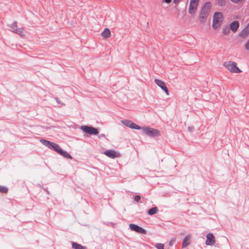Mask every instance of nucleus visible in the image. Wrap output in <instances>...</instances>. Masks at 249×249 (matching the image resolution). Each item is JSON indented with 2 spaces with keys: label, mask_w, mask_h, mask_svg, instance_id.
<instances>
[{
  "label": "nucleus",
  "mask_w": 249,
  "mask_h": 249,
  "mask_svg": "<svg viewBox=\"0 0 249 249\" xmlns=\"http://www.w3.org/2000/svg\"><path fill=\"white\" fill-rule=\"evenodd\" d=\"M211 5V3L209 1L205 2L203 5L200 13V16L199 18L201 23H203L206 21L210 13Z\"/></svg>",
  "instance_id": "f257e3e1"
},
{
  "label": "nucleus",
  "mask_w": 249,
  "mask_h": 249,
  "mask_svg": "<svg viewBox=\"0 0 249 249\" xmlns=\"http://www.w3.org/2000/svg\"><path fill=\"white\" fill-rule=\"evenodd\" d=\"M223 65L231 72L238 73L242 72V71L237 66L236 63L234 62L231 61L225 62Z\"/></svg>",
  "instance_id": "f03ea898"
},
{
  "label": "nucleus",
  "mask_w": 249,
  "mask_h": 249,
  "mask_svg": "<svg viewBox=\"0 0 249 249\" xmlns=\"http://www.w3.org/2000/svg\"><path fill=\"white\" fill-rule=\"evenodd\" d=\"M223 18V15L221 12H215L213 16L212 27L214 29H216L220 27L219 23Z\"/></svg>",
  "instance_id": "7ed1b4c3"
},
{
  "label": "nucleus",
  "mask_w": 249,
  "mask_h": 249,
  "mask_svg": "<svg viewBox=\"0 0 249 249\" xmlns=\"http://www.w3.org/2000/svg\"><path fill=\"white\" fill-rule=\"evenodd\" d=\"M142 132L147 136L150 137H157L160 135V132L158 129L149 127H142Z\"/></svg>",
  "instance_id": "20e7f679"
},
{
  "label": "nucleus",
  "mask_w": 249,
  "mask_h": 249,
  "mask_svg": "<svg viewBox=\"0 0 249 249\" xmlns=\"http://www.w3.org/2000/svg\"><path fill=\"white\" fill-rule=\"evenodd\" d=\"M80 129L84 132L89 135H96L99 133V131L97 128L91 126L82 125L80 127Z\"/></svg>",
  "instance_id": "39448f33"
},
{
  "label": "nucleus",
  "mask_w": 249,
  "mask_h": 249,
  "mask_svg": "<svg viewBox=\"0 0 249 249\" xmlns=\"http://www.w3.org/2000/svg\"><path fill=\"white\" fill-rule=\"evenodd\" d=\"M11 28V31L13 33L18 34L20 36H22L23 34V28H18L17 27V22L14 21L11 24H8L7 25Z\"/></svg>",
  "instance_id": "423d86ee"
},
{
  "label": "nucleus",
  "mask_w": 249,
  "mask_h": 249,
  "mask_svg": "<svg viewBox=\"0 0 249 249\" xmlns=\"http://www.w3.org/2000/svg\"><path fill=\"white\" fill-rule=\"evenodd\" d=\"M129 227L131 230L135 231L138 233L142 234H145L146 233V231L144 229H143L136 224H130Z\"/></svg>",
  "instance_id": "0eeeda50"
},
{
  "label": "nucleus",
  "mask_w": 249,
  "mask_h": 249,
  "mask_svg": "<svg viewBox=\"0 0 249 249\" xmlns=\"http://www.w3.org/2000/svg\"><path fill=\"white\" fill-rule=\"evenodd\" d=\"M215 243V238L213 233H209L206 235V240L205 244L206 245L213 246Z\"/></svg>",
  "instance_id": "6e6552de"
},
{
  "label": "nucleus",
  "mask_w": 249,
  "mask_h": 249,
  "mask_svg": "<svg viewBox=\"0 0 249 249\" xmlns=\"http://www.w3.org/2000/svg\"><path fill=\"white\" fill-rule=\"evenodd\" d=\"M154 81L155 83L159 87H160L163 91H165L167 95H169L168 89L166 87L165 83L164 82L158 79H155Z\"/></svg>",
  "instance_id": "1a4fd4ad"
},
{
  "label": "nucleus",
  "mask_w": 249,
  "mask_h": 249,
  "mask_svg": "<svg viewBox=\"0 0 249 249\" xmlns=\"http://www.w3.org/2000/svg\"><path fill=\"white\" fill-rule=\"evenodd\" d=\"M104 154L111 159H114L119 156V154L114 150H107L104 152Z\"/></svg>",
  "instance_id": "9d476101"
},
{
  "label": "nucleus",
  "mask_w": 249,
  "mask_h": 249,
  "mask_svg": "<svg viewBox=\"0 0 249 249\" xmlns=\"http://www.w3.org/2000/svg\"><path fill=\"white\" fill-rule=\"evenodd\" d=\"M249 34V23L239 33V36L242 38H245Z\"/></svg>",
  "instance_id": "9b49d317"
},
{
  "label": "nucleus",
  "mask_w": 249,
  "mask_h": 249,
  "mask_svg": "<svg viewBox=\"0 0 249 249\" xmlns=\"http://www.w3.org/2000/svg\"><path fill=\"white\" fill-rule=\"evenodd\" d=\"M239 27V22L237 20L232 21L230 25V28L233 33L237 31Z\"/></svg>",
  "instance_id": "f8f14e48"
},
{
  "label": "nucleus",
  "mask_w": 249,
  "mask_h": 249,
  "mask_svg": "<svg viewBox=\"0 0 249 249\" xmlns=\"http://www.w3.org/2000/svg\"><path fill=\"white\" fill-rule=\"evenodd\" d=\"M58 154L64 157V158H68L69 159H72V156L69 154L66 151L61 149L60 147L57 152Z\"/></svg>",
  "instance_id": "ddd939ff"
},
{
  "label": "nucleus",
  "mask_w": 249,
  "mask_h": 249,
  "mask_svg": "<svg viewBox=\"0 0 249 249\" xmlns=\"http://www.w3.org/2000/svg\"><path fill=\"white\" fill-rule=\"evenodd\" d=\"M197 5L190 3L189 7V13L190 14H194L197 9Z\"/></svg>",
  "instance_id": "4468645a"
},
{
  "label": "nucleus",
  "mask_w": 249,
  "mask_h": 249,
  "mask_svg": "<svg viewBox=\"0 0 249 249\" xmlns=\"http://www.w3.org/2000/svg\"><path fill=\"white\" fill-rule=\"evenodd\" d=\"M190 238L189 235H187L185 236V237L183 239V242L182 244V246L183 248H185L187 246H189L190 245V242L189 241V239Z\"/></svg>",
  "instance_id": "2eb2a0df"
},
{
  "label": "nucleus",
  "mask_w": 249,
  "mask_h": 249,
  "mask_svg": "<svg viewBox=\"0 0 249 249\" xmlns=\"http://www.w3.org/2000/svg\"><path fill=\"white\" fill-rule=\"evenodd\" d=\"M158 209L157 208V207H152V208L148 210V211H147V213L149 215H152L154 214L157 213H158Z\"/></svg>",
  "instance_id": "dca6fc26"
},
{
  "label": "nucleus",
  "mask_w": 249,
  "mask_h": 249,
  "mask_svg": "<svg viewBox=\"0 0 249 249\" xmlns=\"http://www.w3.org/2000/svg\"><path fill=\"white\" fill-rule=\"evenodd\" d=\"M102 35L105 38L109 37L110 35V31L108 28H105L104 31L102 33Z\"/></svg>",
  "instance_id": "f3484780"
},
{
  "label": "nucleus",
  "mask_w": 249,
  "mask_h": 249,
  "mask_svg": "<svg viewBox=\"0 0 249 249\" xmlns=\"http://www.w3.org/2000/svg\"><path fill=\"white\" fill-rule=\"evenodd\" d=\"M72 248L74 249H85L86 247L83 246L81 245L76 243L73 242L72 243Z\"/></svg>",
  "instance_id": "a211bd4d"
},
{
  "label": "nucleus",
  "mask_w": 249,
  "mask_h": 249,
  "mask_svg": "<svg viewBox=\"0 0 249 249\" xmlns=\"http://www.w3.org/2000/svg\"><path fill=\"white\" fill-rule=\"evenodd\" d=\"M229 0H216V4L219 6H225Z\"/></svg>",
  "instance_id": "6ab92c4d"
},
{
  "label": "nucleus",
  "mask_w": 249,
  "mask_h": 249,
  "mask_svg": "<svg viewBox=\"0 0 249 249\" xmlns=\"http://www.w3.org/2000/svg\"><path fill=\"white\" fill-rule=\"evenodd\" d=\"M121 122L124 125H125L126 126L130 127L132 121L129 120H122Z\"/></svg>",
  "instance_id": "aec40b11"
},
{
  "label": "nucleus",
  "mask_w": 249,
  "mask_h": 249,
  "mask_svg": "<svg viewBox=\"0 0 249 249\" xmlns=\"http://www.w3.org/2000/svg\"><path fill=\"white\" fill-rule=\"evenodd\" d=\"M130 128L132 129H135L137 130H140L141 129H142V127H141L139 125L132 122L131 123V124H130Z\"/></svg>",
  "instance_id": "412c9836"
},
{
  "label": "nucleus",
  "mask_w": 249,
  "mask_h": 249,
  "mask_svg": "<svg viewBox=\"0 0 249 249\" xmlns=\"http://www.w3.org/2000/svg\"><path fill=\"white\" fill-rule=\"evenodd\" d=\"M40 142L43 144L44 145L48 147V145L50 144V141L45 139H41L40 140Z\"/></svg>",
  "instance_id": "4be33fe9"
},
{
  "label": "nucleus",
  "mask_w": 249,
  "mask_h": 249,
  "mask_svg": "<svg viewBox=\"0 0 249 249\" xmlns=\"http://www.w3.org/2000/svg\"><path fill=\"white\" fill-rule=\"evenodd\" d=\"M230 28L228 26H226L223 29V33L224 35H228L230 32Z\"/></svg>",
  "instance_id": "5701e85b"
},
{
  "label": "nucleus",
  "mask_w": 249,
  "mask_h": 249,
  "mask_svg": "<svg viewBox=\"0 0 249 249\" xmlns=\"http://www.w3.org/2000/svg\"><path fill=\"white\" fill-rule=\"evenodd\" d=\"M59 148H60V146L58 144L53 142V146H52L51 149H52L57 152L58 151V150L59 149Z\"/></svg>",
  "instance_id": "b1692460"
},
{
  "label": "nucleus",
  "mask_w": 249,
  "mask_h": 249,
  "mask_svg": "<svg viewBox=\"0 0 249 249\" xmlns=\"http://www.w3.org/2000/svg\"><path fill=\"white\" fill-rule=\"evenodd\" d=\"M8 192V188L6 187L0 186V193H6Z\"/></svg>",
  "instance_id": "393cba45"
},
{
  "label": "nucleus",
  "mask_w": 249,
  "mask_h": 249,
  "mask_svg": "<svg viewBox=\"0 0 249 249\" xmlns=\"http://www.w3.org/2000/svg\"><path fill=\"white\" fill-rule=\"evenodd\" d=\"M164 244L162 243H157L155 245V247L157 249H164Z\"/></svg>",
  "instance_id": "a878e982"
},
{
  "label": "nucleus",
  "mask_w": 249,
  "mask_h": 249,
  "mask_svg": "<svg viewBox=\"0 0 249 249\" xmlns=\"http://www.w3.org/2000/svg\"><path fill=\"white\" fill-rule=\"evenodd\" d=\"M176 241L175 238L171 239L169 242V246L172 247Z\"/></svg>",
  "instance_id": "bb28decb"
},
{
  "label": "nucleus",
  "mask_w": 249,
  "mask_h": 249,
  "mask_svg": "<svg viewBox=\"0 0 249 249\" xmlns=\"http://www.w3.org/2000/svg\"><path fill=\"white\" fill-rule=\"evenodd\" d=\"M199 1V0H190V3H192L193 4H196L198 5Z\"/></svg>",
  "instance_id": "cd10ccee"
},
{
  "label": "nucleus",
  "mask_w": 249,
  "mask_h": 249,
  "mask_svg": "<svg viewBox=\"0 0 249 249\" xmlns=\"http://www.w3.org/2000/svg\"><path fill=\"white\" fill-rule=\"evenodd\" d=\"M141 199V196L139 195H137L134 197V200L136 202H138Z\"/></svg>",
  "instance_id": "c85d7f7f"
},
{
  "label": "nucleus",
  "mask_w": 249,
  "mask_h": 249,
  "mask_svg": "<svg viewBox=\"0 0 249 249\" xmlns=\"http://www.w3.org/2000/svg\"><path fill=\"white\" fill-rule=\"evenodd\" d=\"M245 48H246V50H249V40H248V41L246 43V44L245 45Z\"/></svg>",
  "instance_id": "c756f323"
},
{
  "label": "nucleus",
  "mask_w": 249,
  "mask_h": 249,
  "mask_svg": "<svg viewBox=\"0 0 249 249\" xmlns=\"http://www.w3.org/2000/svg\"><path fill=\"white\" fill-rule=\"evenodd\" d=\"M232 2L235 3H238L240 1H242V0H231Z\"/></svg>",
  "instance_id": "7c9ffc66"
},
{
  "label": "nucleus",
  "mask_w": 249,
  "mask_h": 249,
  "mask_svg": "<svg viewBox=\"0 0 249 249\" xmlns=\"http://www.w3.org/2000/svg\"><path fill=\"white\" fill-rule=\"evenodd\" d=\"M55 100H56V101L57 102V103L59 104H61V101L60 100V99L58 98V97H55Z\"/></svg>",
  "instance_id": "2f4dec72"
},
{
  "label": "nucleus",
  "mask_w": 249,
  "mask_h": 249,
  "mask_svg": "<svg viewBox=\"0 0 249 249\" xmlns=\"http://www.w3.org/2000/svg\"><path fill=\"white\" fill-rule=\"evenodd\" d=\"M53 142H50V144L48 145V148H49L50 149H51L52 148V146H53Z\"/></svg>",
  "instance_id": "473e14b6"
},
{
  "label": "nucleus",
  "mask_w": 249,
  "mask_h": 249,
  "mask_svg": "<svg viewBox=\"0 0 249 249\" xmlns=\"http://www.w3.org/2000/svg\"><path fill=\"white\" fill-rule=\"evenodd\" d=\"M53 142H50V144L48 145V148H49L50 149H51L52 148V146H53Z\"/></svg>",
  "instance_id": "72a5a7b5"
},
{
  "label": "nucleus",
  "mask_w": 249,
  "mask_h": 249,
  "mask_svg": "<svg viewBox=\"0 0 249 249\" xmlns=\"http://www.w3.org/2000/svg\"><path fill=\"white\" fill-rule=\"evenodd\" d=\"M180 0H173V2L176 4H178Z\"/></svg>",
  "instance_id": "f704fd0d"
},
{
  "label": "nucleus",
  "mask_w": 249,
  "mask_h": 249,
  "mask_svg": "<svg viewBox=\"0 0 249 249\" xmlns=\"http://www.w3.org/2000/svg\"><path fill=\"white\" fill-rule=\"evenodd\" d=\"M172 0H163V1L167 3H169L171 2Z\"/></svg>",
  "instance_id": "c9c22d12"
},
{
  "label": "nucleus",
  "mask_w": 249,
  "mask_h": 249,
  "mask_svg": "<svg viewBox=\"0 0 249 249\" xmlns=\"http://www.w3.org/2000/svg\"><path fill=\"white\" fill-rule=\"evenodd\" d=\"M106 137V135L104 134H101L100 135V136H99V137Z\"/></svg>",
  "instance_id": "e433bc0d"
}]
</instances>
